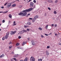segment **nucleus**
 Returning <instances> with one entry per match:
<instances>
[{"mask_svg": "<svg viewBox=\"0 0 61 61\" xmlns=\"http://www.w3.org/2000/svg\"><path fill=\"white\" fill-rule=\"evenodd\" d=\"M32 9H29L28 10H25L23 11V12H24L23 13V16H25V15H27V12H29V11H31Z\"/></svg>", "mask_w": 61, "mask_h": 61, "instance_id": "1", "label": "nucleus"}, {"mask_svg": "<svg viewBox=\"0 0 61 61\" xmlns=\"http://www.w3.org/2000/svg\"><path fill=\"white\" fill-rule=\"evenodd\" d=\"M34 3L33 2H31L30 3V6L31 7H32V8H30V9H32V10H33V9H34L35 8H36V5H34Z\"/></svg>", "mask_w": 61, "mask_h": 61, "instance_id": "2", "label": "nucleus"}, {"mask_svg": "<svg viewBox=\"0 0 61 61\" xmlns=\"http://www.w3.org/2000/svg\"><path fill=\"white\" fill-rule=\"evenodd\" d=\"M9 35V32H8L7 33L5 37L6 39H7V38H8V36Z\"/></svg>", "mask_w": 61, "mask_h": 61, "instance_id": "3", "label": "nucleus"}, {"mask_svg": "<svg viewBox=\"0 0 61 61\" xmlns=\"http://www.w3.org/2000/svg\"><path fill=\"white\" fill-rule=\"evenodd\" d=\"M30 61H35V59L34 57H31L30 58Z\"/></svg>", "mask_w": 61, "mask_h": 61, "instance_id": "4", "label": "nucleus"}, {"mask_svg": "<svg viewBox=\"0 0 61 61\" xmlns=\"http://www.w3.org/2000/svg\"><path fill=\"white\" fill-rule=\"evenodd\" d=\"M11 6V3H8L7 5V8H9Z\"/></svg>", "mask_w": 61, "mask_h": 61, "instance_id": "5", "label": "nucleus"}, {"mask_svg": "<svg viewBox=\"0 0 61 61\" xmlns=\"http://www.w3.org/2000/svg\"><path fill=\"white\" fill-rule=\"evenodd\" d=\"M19 15H21V16H23V11H22L20 13L18 14Z\"/></svg>", "mask_w": 61, "mask_h": 61, "instance_id": "6", "label": "nucleus"}, {"mask_svg": "<svg viewBox=\"0 0 61 61\" xmlns=\"http://www.w3.org/2000/svg\"><path fill=\"white\" fill-rule=\"evenodd\" d=\"M16 31H11L10 32V34L11 35H13V34H15Z\"/></svg>", "mask_w": 61, "mask_h": 61, "instance_id": "7", "label": "nucleus"}, {"mask_svg": "<svg viewBox=\"0 0 61 61\" xmlns=\"http://www.w3.org/2000/svg\"><path fill=\"white\" fill-rule=\"evenodd\" d=\"M19 56V55L18 54L15 55V56H13L14 57H18Z\"/></svg>", "mask_w": 61, "mask_h": 61, "instance_id": "8", "label": "nucleus"}, {"mask_svg": "<svg viewBox=\"0 0 61 61\" xmlns=\"http://www.w3.org/2000/svg\"><path fill=\"white\" fill-rule=\"evenodd\" d=\"M4 54H2L0 56V58H2L4 56Z\"/></svg>", "mask_w": 61, "mask_h": 61, "instance_id": "9", "label": "nucleus"}, {"mask_svg": "<svg viewBox=\"0 0 61 61\" xmlns=\"http://www.w3.org/2000/svg\"><path fill=\"white\" fill-rule=\"evenodd\" d=\"M32 42V45L33 46H34L35 45V43H34V42L33 41H31Z\"/></svg>", "mask_w": 61, "mask_h": 61, "instance_id": "10", "label": "nucleus"}, {"mask_svg": "<svg viewBox=\"0 0 61 61\" xmlns=\"http://www.w3.org/2000/svg\"><path fill=\"white\" fill-rule=\"evenodd\" d=\"M15 6H16V4H14L12 5L11 6L12 7H15Z\"/></svg>", "mask_w": 61, "mask_h": 61, "instance_id": "11", "label": "nucleus"}, {"mask_svg": "<svg viewBox=\"0 0 61 61\" xmlns=\"http://www.w3.org/2000/svg\"><path fill=\"white\" fill-rule=\"evenodd\" d=\"M9 15V17H10V18H12V15H11V14H10Z\"/></svg>", "mask_w": 61, "mask_h": 61, "instance_id": "12", "label": "nucleus"}, {"mask_svg": "<svg viewBox=\"0 0 61 61\" xmlns=\"http://www.w3.org/2000/svg\"><path fill=\"white\" fill-rule=\"evenodd\" d=\"M27 57H26L24 60V61H27Z\"/></svg>", "mask_w": 61, "mask_h": 61, "instance_id": "13", "label": "nucleus"}, {"mask_svg": "<svg viewBox=\"0 0 61 61\" xmlns=\"http://www.w3.org/2000/svg\"><path fill=\"white\" fill-rule=\"evenodd\" d=\"M16 46H19V45H20V43H17L16 44Z\"/></svg>", "mask_w": 61, "mask_h": 61, "instance_id": "14", "label": "nucleus"}, {"mask_svg": "<svg viewBox=\"0 0 61 61\" xmlns=\"http://www.w3.org/2000/svg\"><path fill=\"white\" fill-rule=\"evenodd\" d=\"M13 25H16V24H15V21L14 22Z\"/></svg>", "mask_w": 61, "mask_h": 61, "instance_id": "15", "label": "nucleus"}, {"mask_svg": "<svg viewBox=\"0 0 61 61\" xmlns=\"http://www.w3.org/2000/svg\"><path fill=\"white\" fill-rule=\"evenodd\" d=\"M46 53L47 55V56H48V55H49V54L48 51H46Z\"/></svg>", "mask_w": 61, "mask_h": 61, "instance_id": "16", "label": "nucleus"}, {"mask_svg": "<svg viewBox=\"0 0 61 61\" xmlns=\"http://www.w3.org/2000/svg\"><path fill=\"white\" fill-rule=\"evenodd\" d=\"M34 17H35L36 18H37L38 17V15H36V16H35Z\"/></svg>", "mask_w": 61, "mask_h": 61, "instance_id": "17", "label": "nucleus"}, {"mask_svg": "<svg viewBox=\"0 0 61 61\" xmlns=\"http://www.w3.org/2000/svg\"><path fill=\"white\" fill-rule=\"evenodd\" d=\"M48 2H49V3H52V1L51 0H48Z\"/></svg>", "mask_w": 61, "mask_h": 61, "instance_id": "18", "label": "nucleus"}, {"mask_svg": "<svg viewBox=\"0 0 61 61\" xmlns=\"http://www.w3.org/2000/svg\"><path fill=\"white\" fill-rule=\"evenodd\" d=\"M38 61H42V59H38Z\"/></svg>", "mask_w": 61, "mask_h": 61, "instance_id": "19", "label": "nucleus"}, {"mask_svg": "<svg viewBox=\"0 0 61 61\" xmlns=\"http://www.w3.org/2000/svg\"><path fill=\"white\" fill-rule=\"evenodd\" d=\"M13 59L14 60H15V61H17V60L15 58H13Z\"/></svg>", "mask_w": 61, "mask_h": 61, "instance_id": "20", "label": "nucleus"}, {"mask_svg": "<svg viewBox=\"0 0 61 61\" xmlns=\"http://www.w3.org/2000/svg\"><path fill=\"white\" fill-rule=\"evenodd\" d=\"M5 37H3L2 38V40H5Z\"/></svg>", "mask_w": 61, "mask_h": 61, "instance_id": "21", "label": "nucleus"}, {"mask_svg": "<svg viewBox=\"0 0 61 61\" xmlns=\"http://www.w3.org/2000/svg\"><path fill=\"white\" fill-rule=\"evenodd\" d=\"M12 47V46H9V48L10 49H11V48Z\"/></svg>", "mask_w": 61, "mask_h": 61, "instance_id": "22", "label": "nucleus"}, {"mask_svg": "<svg viewBox=\"0 0 61 61\" xmlns=\"http://www.w3.org/2000/svg\"><path fill=\"white\" fill-rule=\"evenodd\" d=\"M26 43V42H25V41H24L23 42V46L25 45Z\"/></svg>", "mask_w": 61, "mask_h": 61, "instance_id": "23", "label": "nucleus"}, {"mask_svg": "<svg viewBox=\"0 0 61 61\" xmlns=\"http://www.w3.org/2000/svg\"><path fill=\"white\" fill-rule=\"evenodd\" d=\"M57 2H58V0H56L55 1V3H57Z\"/></svg>", "mask_w": 61, "mask_h": 61, "instance_id": "24", "label": "nucleus"}, {"mask_svg": "<svg viewBox=\"0 0 61 61\" xmlns=\"http://www.w3.org/2000/svg\"><path fill=\"white\" fill-rule=\"evenodd\" d=\"M27 24L28 25H31V23H30V22H28Z\"/></svg>", "mask_w": 61, "mask_h": 61, "instance_id": "25", "label": "nucleus"}, {"mask_svg": "<svg viewBox=\"0 0 61 61\" xmlns=\"http://www.w3.org/2000/svg\"><path fill=\"white\" fill-rule=\"evenodd\" d=\"M39 29V30H42V29L41 28H38Z\"/></svg>", "mask_w": 61, "mask_h": 61, "instance_id": "26", "label": "nucleus"}, {"mask_svg": "<svg viewBox=\"0 0 61 61\" xmlns=\"http://www.w3.org/2000/svg\"><path fill=\"white\" fill-rule=\"evenodd\" d=\"M17 48L18 49H23L22 48H21V47H17Z\"/></svg>", "mask_w": 61, "mask_h": 61, "instance_id": "27", "label": "nucleus"}, {"mask_svg": "<svg viewBox=\"0 0 61 61\" xmlns=\"http://www.w3.org/2000/svg\"><path fill=\"white\" fill-rule=\"evenodd\" d=\"M48 25H46V29H47V27H48Z\"/></svg>", "mask_w": 61, "mask_h": 61, "instance_id": "28", "label": "nucleus"}, {"mask_svg": "<svg viewBox=\"0 0 61 61\" xmlns=\"http://www.w3.org/2000/svg\"><path fill=\"white\" fill-rule=\"evenodd\" d=\"M24 27L25 28H26V27H28V26L27 25L26 26V25H25Z\"/></svg>", "mask_w": 61, "mask_h": 61, "instance_id": "29", "label": "nucleus"}, {"mask_svg": "<svg viewBox=\"0 0 61 61\" xmlns=\"http://www.w3.org/2000/svg\"><path fill=\"white\" fill-rule=\"evenodd\" d=\"M48 10H51V9L49 7H48Z\"/></svg>", "mask_w": 61, "mask_h": 61, "instance_id": "30", "label": "nucleus"}, {"mask_svg": "<svg viewBox=\"0 0 61 61\" xmlns=\"http://www.w3.org/2000/svg\"><path fill=\"white\" fill-rule=\"evenodd\" d=\"M54 14H56V11H55L54 12Z\"/></svg>", "mask_w": 61, "mask_h": 61, "instance_id": "31", "label": "nucleus"}, {"mask_svg": "<svg viewBox=\"0 0 61 61\" xmlns=\"http://www.w3.org/2000/svg\"><path fill=\"white\" fill-rule=\"evenodd\" d=\"M2 23H5V20H3L2 21Z\"/></svg>", "mask_w": 61, "mask_h": 61, "instance_id": "32", "label": "nucleus"}, {"mask_svg": "<svg viewBox=\"0 0 61 61\" xmlns=\"http://www.w3.org/2000/svg\"><path fill=\"white\" fill-rule=\"evenodd\" d=\"M45 36H49V35L47 34H45Z\"/></svg>", "mask_w": 61, "mask_h": 61, "instance_id": "33", "label": "nucleus"}, {"mask_svg": "<svg viewBox=\"0 0 61 61\" xmlns=\"http://www.w3.org/2000/svg\"><path fill=\"white\" fill-rule=\"evenodd\" d=\"M8 3V2H7V3H6L4 4V5H5V6L6 5V4H7Z\"/></svg>", "mask_w": 61, "mask_h": 61, "instance_id": "34", "label": "nucleus"}, {"mask_svg": "<svg viewBox=\"0 0 61 61\" xmlns=\"http://www.w3.org/2000/svg\"><path fill=\"white\" fill-rule=\"evenodd\" d=\"M54 26H55V27H56V26H57V24H55L54 25Z\"/></svg>", "mask_w": 61, "mask_h": 61, "instance_id": "35", "label": "nucleus"}, {"mask_svg": "<svg viewBox=\"0 0 61 61\" xmlns=\"http://www.w3.org/2000/svg\"><path fill=\"white\" fill-rule=\"evenodd\" d=\"M41 36L42 37V38H43L44 36V35H41Z\"/></svg>", "mask_w": 61, "mask_h": 61, "instance_id": "36", "label": "nucleus"}, {"mask_svg": "<svg viewBox=\"0 0 61 61\" xmlns=\"http://www.w3.org/2000/svg\"><path fill=\"white\" fill-rule=\"evenodd\" d=\"M33 20H36V18H35L34 17Z\"/></svg>", "mask_w": 61, "mask_h": 61, "instance_id": "37", "label": "nucleus"}, {"mask_svg": "<svg viewBox=\"0 0 61 61\" xmlns=\"http://www.w3.org/2000/svg\"><path fill=\"white\" fill-rule=\"evenodd\" d=\"M47 48H48V49L50 47H49V46H48L47 47Z\"/></svg>", "mask_w": 61, "mask_h": 61, "instance_id": "38", "label": "nucleus"}, {"mask_svg": "<svg viewBox=\"0 0 61 61\" xmlns=\"http://www.w3.org/2000/svg\"><path fill=\"white\" fill-rule=\"evenodd\" d=\"M21 38V36H19L18 38L19 39H20V38Z\"/></svg>", "mask_w": 61, "mask_h": 61, "instance_id": "39", "label": "nucleus"}, {"mask_svg": "<svg viewBox=\"0 0 61 61\" xmlns=\"http://www.w3.org/2000/svg\"><path fill=\"white\" fill-rule=\"evenodd\" d=\"M23 32H27V30H23Z\"/></svg>", "mask_w": 61, "mask_h": 61, "instance_id": "40", "label": "nucleus"}, {"mask_svg": "<svg viewBox=\"0 0 61 61\" xmlns=\"http://www.w3.org/2000/svg\"><path fill=\"white\" fill-rule=\"evenodd\" d=\"M33 2L34 3H36V1L35 0H34L33 1Z\"/></svg>", "mask_w": 61, "mask_h": 61, "instance_id": "41", "label": "nucleus"}, {"mask_svg": "<svg viewBox=\"0 0 61 61\" xmlns=\"http://www.w3.org/2000/svg\"><path fill=\"white\" fill-rule=\"evenodd\" d=\"M32 0H29V1L27 2L28 3H29V2H30V1H31Z\"/></svg>", "mask_w": 61, "mask_h": 61, "instance_id": "42", "label": "nucleus"}, {"mask_svg": "<svg viewBox=\"0 0 61 61\" xmlns=\"http://www.w3.org/2000/svg\"><path fill=\"white\" fill-rule=\"evenodd\" d=\"M22 5H20L19 6V8H21V7H22Z\"/></svg>", "mask_w": 61, "mask_h": 61, "instance_id": "43", "label": "nucleus"}, {"mask_svg": "<svg viewBox=\"0 0 61 61\" xmlns=\"http://www.w3.org/2000/svg\"><path fill=\"white\" fill-rule=\"evenodd\" d=\"M7 13V11H6L4 12V13Z\"/></svg>", "mask_w": 61, "mask_h": 61, "instance_id": "44", "label": "nucleus"}, {"mask_svg": "<svg viewBox=\"0 0 61 61\" xmlns=\"http://www.w3.org/2000/svg\"><path fill=\"white\" fill-rule=\"evenodd\" d=\"M29 19H30V20H33V19L32 18H30Z\"/></svg>", "mask_w": 61, "mask_h": 61, "instance_id": "45", "label": "nucleus"}, {"mask_svg": "<svg viewBox=\"0 0 61 61\" xmlns=\"http://www.w3.org/2000/svg\"><path fill=\"white\" fill-rule=\"evenodd\" d=\"M35 20H32V22H35Z\"/></svg>", "mask_w": 61, "mask_h": 61, "instance_id": "46", "label": "nucleus"}, {"mask_svg": "<svg viewBox=\"0 0 61 61\" xmlns=\"http://www.w3.org/2000/svg\"><path fill=\"white\" fill-rule=\"evenodd\" d=\"M12 44V42H10V43H9V44L10 45V44Z\"/></svg>", "mask_w": 61, "mask_h": 61, "instance_id": "47", "label": "nucleus"}, {"mask_svg": "<svg viewBox=\"0 0 61 61\" xmlns=\"http://www.w3.org/2000/svg\"><path fill=\"white\" fill-rule=\"evenodd\" d=\"M27 30L28 31H29V30H29V29H27Z\"/></svg>", "mask_w": 61, "mask_h": 61, "instance_id": "48", "label": "nucleus"}, {"mask_svg": "<svg viewBox=\"0 0 61 61\" xmlns=\"http://www.w3.org/2000/svg\"><path fill=\"white\" fill-rule=\"evenodd\" d=\"M4 7V6H2L1 7V8H2V9H3Z\"/></svg>", "mask_w": 61, "mask_h": 61, "instance_id": "49", "label": "nucleus"}, {"mask_svg": "<svg viewBox=\"0 0 61 61\" xmlns=\"http://www.w3.org/2000/svg\"><path fill=\"white\" fill-rule=\"evenodd\" d=\"M30 15V14H28V15H28L29 16Z\"/></svg>", "mask_w": 61, "mask_h": 61, "instance_id": "50", "label": "nucleus"}, {"mask_svg": "<svg viewBox=\"0 0 61 61\" xmlns=\"http://www.w3.org/2000/svg\"><path fill=\"white\" fill-rule=\"evenodd\" d=\"M11 61H13L14 60H13V59H11Z\"/></svg>", "mask_w": 61, "mask_h": 61, "instance_id": "51", "label": "nucleus"}, {"mask_svg": "<svg viewBox=\"0 0 61 61\" xmlns=\"http://www.w3.org/2000/svg\"><path fill=\"white\" fill-rule=\"evenodd\" d=\"M10 23H11V21H9V24H10Z\"/></svg>", "mask_w": 61, "mask_h": 61, "instance_id": "52", "label": "nucleus"}, {"mask_svg": "<svg viewBox=\"0 0 61 61\" xmlns=\"http://www.w3.org/2000/svg\"><path fill=\"white\" fill-rule=\"evenodd\" d=\"M55 36H57V34H55Z\"/></svg>", "mask_w": 61, "mask_h": 61, "instance_id": "53", "label": "nucleus"}, {"mask_svg": "<svg viewBox=\"0 0 61 61\" xmlns=\"http://www.w3.org/2000/svg\"><path fill=\"white\" fill-rule=\"evenodd\" d=\"M51 25L52 26H54V24H52Z\"/></svg>", "mask_w": 61, "mask_h": 61, "instance_id": "54", "label": "nucleus"}, {"mask_svg": "<svg viewBox=\"0 0 61 61\" xmlns=\"http://www.w3.org/2000/svg\"><path fill=\"white\" fill-rule=\"evenodd\" d=\"M11 54H14V52H11Z\"/></svg>", "mask_w": 61, "mask_h": 61, "instance_id": "55", "label": "nucleus"}, {"mask_svg": "<svg viewBox=\"0 0 61 61\" xmlns=\"http://www.w3.org/2000/svg\"><path fill=\"white\" fill-rule=\"evenodd\" d=\"M51 34H52V33H51L50 34H49L48 35H51Z\"/></svg>", "mask_w": 61, "mask_h": 61, "instance_id": "56", "label": "nucleus"}, {"mask_svg": "<svg viewBox=\"0 0 61 61\" xmlns=\"http://www.w3.org/2000/svg\"><path fill=\"white\" fill-rule=\"evenodd\" d=\"M3 13V12H2V11L0 12V13Z\"/></svg>", "mask_w": 61, "mask_h": 61, "instance_id": "57", "label": "nucleus"}, {"mask_svg": "<svg viewBox=\"0 0 61 61\" xmlns=\"http://www.w3.org/2000/svg\"><path fill=\"white\" fill-rule=\"evenodd\" d=\"M61 45V43H59V45Z\"/></svg>", "mask_w": 61, "mask_h": 61, "instance_id": "58", "label": "nucleus"}, {"mask_svg": "<svg viewBox=\"0 0 61 61\" xmlns=\"http://www.w3.org/2000/svg\"><path fill=\"white\" fill-rule=\"evenodd\" d=\"M1 31V29L0 28V31Z\"/></svg>", "mask_w": 61, "mask_h": 61, "instance_id": "59", "label": "nucleus"}, {"mask_svg": "<svg viewBox=\"0 0 61 61\" xmlns=\"http://www.w3.org/2000/svg\"><path fill=\"white\" fill-rule=\"evenodd\" d=\"M28 39L29 40L30 39L29 38H28Z\"/></svg>", "mask_w": 61, "mask_h": 61, "instance_id": "60", "label": "nucleus"}, {"mask_svg": "<svg viewBox=\"0 0 61 61\" xmlns=\"http://www.w3.org/2000/svg\"><path fill=\"white\" fill-rule=\"evenodd\" d=\"M17 1H18L19 2V1L18 0Z\"/></svg>", "mask_w": 61, "mask_h": 61, "instance_id": "61", "label": "nucleus"}, {"mask_svg": "<svg viewBox=\"0 0 61 61\" xmlns=\"http://www.w3.org/2000/svg\"><path fill=\"white\" fill-rule=\"evenodd\" d=\"M1 24H0V26H1Z\"/></svg>", "mask_w": 61, "mask_h": 61, "instance_id": "62", "label": "nucleus"}, {"mask_svg": "<svg viewBox=\"0 0 61 61\" xmlns=\"http://www.w3.org/2000/svg\"><path fill=\"white\" fill-rule=\"evenodd\" d=\"M23 43H22V46H23Z\"/></svg>", "mask_w": 61, "mask_h": 61, "instance_id": "63", "label": "nucleus"}, {"mask_svg": "<svg viewBox=\"0 0 61 61\" xmlns=\"http://www.w3.org/2000/svg\"><path fill=\"white\" fill-rule=\"evenodd\" d=\"M24 1H25V0H24Z\"/></svg>", "mask_w": 61, "mask_h": 61, "instance_id": "64", "label": "nucleus"}]
</instances>
